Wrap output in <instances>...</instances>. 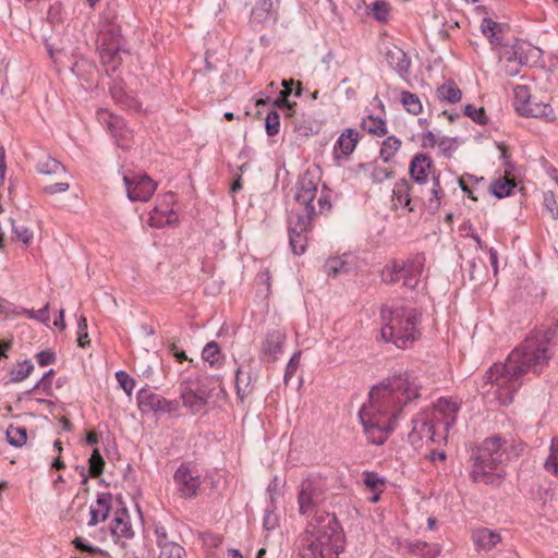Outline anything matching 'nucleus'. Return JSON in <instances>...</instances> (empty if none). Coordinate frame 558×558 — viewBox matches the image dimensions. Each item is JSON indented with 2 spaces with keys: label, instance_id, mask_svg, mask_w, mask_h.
I'll return each instance as SVG.
<instances>
[{
  "label": "nucleus",
  "instance_id": "f257e3e1",
  "mask_svg": "<svg viewBox=\"0 0 558 558\" xmlns=\"http://www.w3.org/2000/svg\"><path fill=\"white\" fill-rule=\"evenodd\" d=\"M422 385L414 372L396 373L369 391L359 412L368 442L381 446L396 427L404 407L421 397Z\"/></svg>",
  "mask_w": 558,
  "mask_h": 558
},
{
  "label": "nucleus",
  "instance_id": "f03ea898",
  "mask_svg": "<svg viewBox=\"0 0 558 558\" xmlns=\"http://www.w3.org/2000/svg\"><path fill=\"white\" fill-rule=\"evenodd\" d=\"M553 357L550 337L537 331L512 350L504 364H494L485 375L486 392L502 405L509 404L529 374H539Z\"/></svg>",
  "mask_w": 558,
  "mask_h": 558
},
{
  "label": "nucleus",
  "instance_id": "7ed1b4c3",
  "mask_svg": "<svg viewBox=\"0 0 558 558\" xmlns=\"http://www.w3.org/2000/svg\"><path fill=\"white\" fill-rule=\"evenodd\" d=\"M320 182V169L308 168L299 178L295 184V201L303 207L302 213H296V219L289 221V239L292 252L302 255L307 245V232L312 227V219L315 215L313 202L317 195Z\"/></svg>",
  "mask_w": 558,
  "mask_h": 558
},
{
  "label": "nucleus",
  "instance_id": "20e7f679",
  "mask_svg": "<svg viewBox=\"0 0 558 558\" xmlns=\"http://www.w3.org/2000/svg\"><path fill=\"white\" fill-rule=\"evenodd\" d=\"M343 535L333 514L316 513L300 538L301 558H338Z\"/></svg>",
  "mask_w": 558,
  "mask_h": 558
},
{
  "label": "nucleus",
  "instance_id": "39448f33",
  "mask_svg": "<svg viewBox=\"0 0 558 558\" xmlns=\"http://www.w3.org/2000/svg\"><path fill=\"white\" fill-rule=\"evenodd\" d=\"M380 317L383 322L381 339L399 349L410 347L421 337V331L417 328L421 317L415 308L393 307L385 304L381 306Z\"/></svg>",
  "mask_w": 558,
  "mask_h": 558
},
{
  "label": "nucleus",
  "instance_id": "423d86ee",
  "mask_svg": "<svg viewBox=\"0 0 558 558\" xmlns=\"http://www.w3.org/2000/svg\"><path fill=\"white\" fill-rule=\"evenodd\" d=\"M506 451L507 441L499 435L487 437L481 445L473 448L472 480L486 485L497 484L504 476L501 465L505 462Z\"/></svg>",
  "mask_w": 558,
  "mask_h": 558
},
{
  "label": "nucleus",
  "instance_id": "0eeeda50",
  "mask_svg": "<svg viewBox=\"0 0 558 558\" xmlns=\"http://www.w3.org/2000/svg\"><path fill=\"white\" fill-rule=\"evenodd\" d=\"M99 56L106 72H114L121 65L128 51L123 48L124 40L120 26L114 23L102 25L99 32Z\"/></svg>",
  "mask_w": 558,
  "mask_h": 558
},
{
  "label": "nucleus",
  "instance_id": "6e6552de",
  "mask_svg": "<svg viewBox=\"0 0 558 558\" xmlns=\"http://www.w3.org/2000/svg\"><path fill=\"white\" fill-rule=\"evenodd\" d=\"M183 405L192 413L201 412L210 397L209 391L201 384L198 377H189L180 386Z\"/></svg>",
  "mask_w": 558,
  "mask_h": 558
},
{
  "label": "nucleus",
  "instance_id": "1a4fd4ad",
  "mask_svg": "<svg viewBox=\"0 0 558 558\" xmlns=\"http://www.w3.org/2000/svg\"><path fill=\"white\" fill-rule=\"evenodd\" d=\"M324 500L325 493L319 480L306 478L301 483L298 502L302 514H311Z\"/></svg>",
  "mask_w": 558,
  "mask_h": 558
},
{
  "label": "nucleus",
  "instance_id": "9d476101",
  "mask_svg": "<svg viewBox=\"0 0 558 558\" xmlns=\"http://www.w3.org/2000/svg\"><path fill=\"white\" fill-rule=\"evenodd\" d=\"M123 182L131 201L146 202L157 187V183L146 174L124 175Z\"/></svg>",
  "mask_w": 558,
  "mask_h": 558
},
{
  "label": "nucleus",
  "instance_id": "9b49d317",
  "mask_svg": "<svg viewBox=\"0 0 558 558\" xmlns=\"http://www.w3.org/2000/svg\"><path fill=\"white\" fill-rule=\"evenodd\" d=\"M384 56L388 65L398 74L404 82H409L411 74V58L400 47L393 44L384 46Z\"/></svg>",
  "mask_w": 558,
  "mask_h": 558
},
{
  "label": "nucleus",
  "instance_id": "f8f14e48",
  "mask_svg": "<svg viewBox=\"0 0 558 558\" xmlns=\"http://www.w3.org/2000/svg\"><path fill=\"white\" fill-rule=\"evenodd\" d=\"M173 481L180 495L184 498H194L201 486L199 475L187 465L181 464L173 475Z\"/></svg>",
  "mask_w": 558,
  "mask_h": 558
},
{
  "label": "nucleus",
  "instance_id": "ddd939ff",
  "mask_svg": "<svg viewBox=\"0 0 558 558\" xmlns=\"http://www.w3.org/2000/svg\"><path fill=\"white\" fill-rule=\"evenodd\" d=\"M99 120L107 124L108 131L116 138L118 146L128 148L132 140V131L129 130L121 117L101 110L98 112Z\"/></svg>",
  "mask_w": 558,
  "mask_h": 558
},
{
  "label": "nucleus",
  "instance_id": "4468645a",
  "mask_svg": "<svg viewBox=\"0 0 558 558\" xmlns=\"http://www.w3.org/2000/svg\"><path fill=\"white\" fill-rule=\"evenodd\" d=\"M425 263L424 255L417 254L412 259L399 260V275L403 286L415 288L420 281Z\"/></svg>",
  "mask_w": 558,
  "mask_h": 558
},
{
  "label": "nucleus",
  "instance_id": "2eb2a0df",
  "mask_svg": "<svg viewBox=\"0 0 558 558\" xmlns=\"http://www.w3.org/2000/svg\"><path fill=\"white\" fill-rule=\"evenodd\" d=\"M498 147L500 149V157L505 160V167H506L505 177L500 178L498 180H495L490 184L489 191L496 197L502 198V197L509 196L511 194L512 190L515 186V183H514L513 179L509 178V175L511 173L510 168H512V165L508 160L509 154H508L507 147L504 144L498 145Z\"/></svg>",
  "mask_w": 558,
  "mask_h": 558
},
{
  "label": "nucleus",
  "instance_id": "dca6fc26",
  "mask_svg": "<svg viewBox=\"0 0 558 558\" xmlns=\"http://www.w3.org/2000/svg\"><path fill=\"white\" fill-rule=\"evenodd\" d=\"M459 412V403L449 398H440L434 408V420L444 425L445 430L449 429L456 424L457 414Z\"/></svg>",
  "mask_w": 558,
  "mask_h": 558
},
{
  "label": "nucleus",
  "instance_id": "f3484780",
  "mask_svg": "<svg viewBox=\"0 0 558 558\" xmlns=\"http://www.w3.org/2000/svg\"><path fill=\"white\" fill-rule=\"evenodd\" d=\"M137 404L142 412L166 413L172 411V403L160 395L142 389L137 393Z\"/></svg>",
  "mask_w": 558,
  "mask_h": 558
},
{
  "label": "nucleus",
  "instance_id": "a211bd4d",
  "mask_svg": "<svg viewBox=\"0 0 558 558\" xmlns=\"http://www.w3.org/2000/svg\"><path fill=\"white\" fill-rule=\"evenodd\" d=\"M284 335L279 330L269 332L262 345V360L275 362L282 352Z\"/></svg>",
  "mask_w": 558,
  "mask_h": 558
},
{
  "label": "nucleus",
  "instance_id": "6ab92c4d",
  "mask_svg": "<svg viewBox=\"0 0 558 558\" xmlns=\"http://www.w3.org/2000/svg\"><path fill=\"white\" fill-rule=\"evenodd\" d=\"M412 445H417L424 438L428 441H435V426L430 424L425 417H414L412 420V430L408 436Z\"/></svg>",
  "mask_w": 558,
  "mask_h": 558
},
{
  "label": "nucleus",
  "instance_id": "aec40b11",
  "mask_svg": "<svg viewBox=\"0 0 558 558\" xmlns=\"http://www.w3.org/2000/svg\"><path fill=\"white\" fill-rule=\"evenodd\" d=\"M432 168V160L428 156L416 154L410 163V175L412 180L420 186L427 183L428 172Z\"/></svg>",
  "mask_w": 558,
  "mask_h": 558
},
{
  "label": "nucleus",
  "instance_id": "412c9836",
  "mask_svg": "<svg viewBox=\"0 0 558 558\" xmlns=\"http://www.w3.org/2000/svg\"><path fill=\"white\" fill-rule=\"evenodd\" d=\"M111 499L110 494H98L96 502L90 506V520L88 522V526H95L108 518L111 509Z\"/></svg>",
  "mask_w": 558,
  "mask_h": 558
},
{
  "label": "nucleus",
  "instance_id": "4be33fe9",
  "mask_svg": "<svg viewBox=\"0 0 558 558\" xmlns=\"http://www.w3.org/2000/svg\"><path fill=\"white\" fill-rule=\"evenodd\" d=\"M472 541L478 550L489 551L501 542V537L495 531L478 527L472 532Z\"/></svg>",
  "mask_w": 558,
  "mask_h": 558
},
{
  "label": "nucleus",
  "instance_id": "5701e85b",
  "mask_svg": "<svg viewBox=\"0 0 558 558\" xmlns=\"http://www.w3.org/2000/svg\"><path fill=\"white\" fill-rule=\"evenodd\" d=\"M113 536L130 539L134 533L130 523V518L126 509H120L116 512L110 526Z\"/></svg>",
  "mask_w": 558,
  "mask_h": 558
},
{
  "label": "nucleus",
  "instance_id": "b1692460",
  "mask_svg": "<svg viewBox=\"0 0 558 558\" xmlns=\"http://www.w3.org/2000/svg\"><path fill=\"white\" fill-rule=\"evenodd\" d=\"M357 141L359 133L356 130L345 129L335 144V154L337 155L338 150H340L343 156L351 155L356 147Z\"/></svg>",
  "mask_w": 558,
  "mask_h": 558
},
{
  "label": "nucleus",
  "instance_id": "393cba45",
  "mask_svg": "<svg viewBox=\"0 0 558 558\" xmlns=\"http://www.w3.org/2000/svg\"><path fill=\"white\" fill-rule=\"evenodd\" d=\"M520 116L541 118L547 121L555 119L554 109L550 105L544 102H535L532 101V99L530 100L529 105L522 108Z\"/></svg>",
  "mask_w": 558,
  "mask_h": 558
},
{
  "label": "nucleus",
  "instance_id": "a878e982",
  "mask_svg": "<svg viewBox=\"0 0 558 558\" xmlns=\"http://www.w3.org/2000/svg\"><path fill=\"white\" fill-rule=\"evenodd\" d=\"M412 187L410 183L405 179H401L396 182L395 187L392 190V201L397 202L403 207H407L409 211H414V208L411 206L412 196H411Z\"/></svg>",
  "mask_w": 558,
  "mask_h": 558
},
{
  "label": "nucleus",
  "instance_id": "bb28decb",
  "mask_svg": "<svg viewBox=\"0 0 558 558\" xmlns=\"http://www.w3.org/2000/svg\"><path fill=\"white\" fill-rule=\"evenodd\" d=\"M36 170L44 175H60L66 172L65 167L59 160L48 155L37 160Z\"/></svg>",
  "mask_w": 558,
  "mask_h": 558
},
{
  "label": "nucleus",
  "instance_id": "cd10ccee",
  "mask_svg": "<svg viewBox=\"0 0 558 558\" xmlns=\"http://www.w3.org/2000/svg\"><path fill=\"white\" fill-rule=\"evenodd\" d=\"M421 193L423 194V197H426V205L429 209H438L440 205V199L442 195V190L440 186L439 178L438 175L433 174V182L432 186L428 187L426 191L423 189L421 190Z\"/></svg>",
  "mask_w": 558,
  "mask_h": 558
},
{
  "label": "nucleus",
  "instance_id": "c85d7f7f",
  "mask_svg": "<svg viewBox=\"0 0 558 558\" xmlns=\"http://www.w3.org/2000/svg\"><path fill=\"white\" fill-rule=\"evenodd\" d=\"M361 128L369 134L384 136L387 133L386 123L383 119L367 116L361 122Z\"/></svg>",
  "mask_w": 558,
  "mask_h": 558
},
{
  "label": "nucleus",
  "instance_id": "c756f323",
  "mask_svg": "<svg viewBox=\"0 0 558 558\" xmlns=\"http://www.w3.org/2000/svg\"><path fill=\"white\" fill-rule=\"evenodd\" d=\"M252 380L253 378L250 372H244L241 367H238L235 374V387L236 393L241 399L252 391Z\"/></svg>",
  "mask_w": 558,
  "mask_h": 558
},
{
  "label": "nucleus",
  "instance_id": "7c9ffc66",
  "mask_svg": "<svg viewBox=\"0 0 558 558\" xmlns=\"http://www.w3.org/2000/svg\"><path fill=\"white\" fill-rule=\"evenodd\" d=\"M5 436L11 446L20 448L26 444L27 429L24 426L10 424L7 428Z\"/></svg>",
  "mask_w": 558,
  "mask_h": 558
},
{
  "label": "nucleus",
  "instance_id": "2f4dec72",
  "mask_svg": "<svg viewBox=\"0 0 558 558\" xmlns=\"http://www.w3.org/2000/svg\"><path fill=\"white\" fill-rule=\"evenodd\" d=\"M409 549L420 558H437L440 551L437 545H430L418 541L410 543Z\"/></svg>",
  "mask_w": 558,
  "mask_h": 558
},
{
  "label": "nucleus",
  "instance_id": "473e14b6",
  "mask_svg": "<svg viewBox=\"0 0 558 558\" xmlns=\"http://www.w3.org/2000/svg\"><path fill=\"white\" fill-rule=\"evenodd\" d=\"M437 96L439 99L456 104L461 100L462 93L453 82H449L437 88Z\"/></svg>",
  "mask_w": 558,
  "mask_h": 558
},
{
  "label": "nucleus",
  "instance_id": "72a5a7b5",
  "mask_svg": "<svg viewBox=\"0 0 558 558\" xmlns=\"http://www.w3.org/2000/svg\"><path fill=\"white\" fill-rule=\"evenodd\" d=\"M9 222L13 233L12 239L28 245L33 240V231H31L26 226L17 223V221L12 217L9 218Z\"/></svg>",
  "mask_w": 558,
  "mask_h": 558
},
{
  "label": "nucleus",
  "instance_id": "f704fd0d",
  "mask_svg": "<svg viewBox=\"0 0 558 558\" xmlns=\"http://www.w3.org/2000/svg\"><path fill=\"white\" fill-rule=\"evenodd\" d=\"M271 0H259L252 10V16L257 23H263L271 16Z\"/></svg>",
  "mask_w": 558,
  "mask_h": 558
},
{
  "label": "nucleus",
  "instance_id": "c9c22d12",
  "mask_svg": "<svg viewBox=\"0 0 558 558\" xmlns=\"http://www.w3.org/2000/svg\"><path fill=\"white\" fill-rule=\"evenodd\" d=\"M401 141L396 136H388L381 145L380 148V158L388 162L396 154V151L400 148Z\"/></svg>",
  "mask_w": 558,
  "mask_h": 558
},
{
  "label": "nucleus",
  "instance_id": "e433bc0d",
  "mask_svg": "<svg viewBox=\"0 0 558 558\" xmlns=\"http://www.w3.org/2000/svg\"><path fill=\"white\" fill-rule=\"evenodd\" d=\"M518 49H519V54L520 56H523V62L524 64H527L529 62L533 61H537L538 59H541L542 54H543V51L538 48V47H535L529 43H518Z\"/></svg>",
  "mask_w": 558,
  "mask_h": 558
},
{
  "label": "nucleus",
  "instance_id": "4c0bfd02",
  "mask_svg": "<svg viewBox=\"0 0 558 558\" xmlns=\"http://www.w3.org/2000/svg\"><path fill=\"white\" fill-rule=\"evenodd\" d=\"M513 96H514V108L517 112L520 114L522 108L529 105L531 100L530 88L526 85H517L513 87Z\"/></svg>",
  "mask_w": 558,
  "mask_h": 558
},
{
  "label": "nucleus",
  "instance_id": "58836bf2",
  "mask_svg": "<svg viewBox=\"0 0 558 558\" xmlns=\"http://www.w3.org/2000/svg\"><path fill=\"white\" fill-rule=\"evenodd\" d=\"M400 100L408 112L418 114L422 111V104L415 94L404 90Z\"/></svg>",
  "mask_w": 558,
  "mask_h": 558
},
{
  "label": "nucleus",
  "instance_id": "ea45409f",
  "mask_svg": "<svg viewBox=\"0 0 558 558\" xmlns=\"http://www.w3.org/2000/svg\"><path fill=\"white\" fill-rule=\"evenodd\" d=\"M482 33L487 36L490 44H499V37H497V32L500 29V25L493 21L489 17H485L481 24Z\"/></svg>",
  "mask_w": 558,
  "mask_h": 558
},
{
  "label": "nucleus",
  "instance_id": "a19ab883",
  "mask_svg": "<svg viewBox=\"0 0 558 558\" xmlns=\"http://www.w3.org/2000/svg\"><path fill=\"white\" fill-rule=\"evenodd\" d=\"M369 13L378 21V22H387L390 15V7L388 3L384 1H375L368 8Z\"/></svg>",
  "mask_w": 558,
  "mask_h": 558
},
{
  "label": "nucleus",
  "instance_id": "79ce46f5",
  "mask_svg": "<svg viewBox=\"0 0 558 558\" xmlns=\"http://www.w3.org/2000/svg\"><path fill=\"white\" fill-rule=\"evenodd\" d=\"M381 280L385 283H396L400 281L399 260H392L383 268Z\"/></svg>",
  "mask_w": 558,
  "mask_h": 558
},
{
  "label": "nucleus",
  "instance_id": "37998d69",
  "mask_svg": "<svg viewBox=\"0 0 558 558\" xmlns=\"http://www.w3.org/2000/svg\"><path fill=\"white\" fill-rule=\"evenodd\" d=\"M34 369V365L31 361H24L20 363L11 372L12 381H22L26 377H28Z\"/></svg>",
  "mask_w": 558,
  "mask_h": 558
},
{
  "label": "nucleus",
  "instance_id": "c03bdc74",
  "mask_svg": "<svg viewBox=\"0 0 558 558\" xmlns=\"http://www.w3.org/2000/svg\"><path fill=\"white\" fill-rule=\"evenodd\" d=\"M105 466L104 458L101 457L98 449H94L89 458V473L93 477L99 476Z\"/></svg>",
  "mask_w": 558,
  "mask_h": 558
},
{
  "label": "nucleus",
  "instance_id": "a18cd8bd",
  "mask_svg": "<svg viewBox=\"0 0 558 558\" xmlns=\"http://www.w3.org/2000/svg\"><path fill=\"white\" fill-rule=\"evenodd\" d=\"M265 128L268 136H275L279 133L280 117L276 110L268 112L265 119Z\"/></svg>",
  "mask_w": 558,
  "mask_h": 558
},
{
  "label": "nucleus",
  "instance_id": "49530a36",
  "mask_svg": "<svg viewBox=\"0 0 558 558\" xmlns=\"http://www.w3.org/2000/svg\"><path fill=\"white\" fill-rule=\"evenodd\" d=\"M464 114L470 117L474 122L478 124H486L487 117L484 108H476L473 105H466L464 107Z\"/></svg>",
  "mask_w": 558,
  "mask_h": 558
},
{
  "label": "nucleus",
  "instance_id": "de8ad7c7",
  "mask_svg": "<svg viewBox=\"0 0 558 558\" xmlns=\"http://www.w3.org/2000/svg\"><path fill=\"white\" fill-rule=\"evenodd\" d=\"M185 549L178 543L173 545H167L163 550L160 551L159 558H185Z\"/></svg>",
  "mask_w": 558,
  "mask_h": 558
},
{
  "label": "nucleus",
  "instance_id": "09e8293b",
  "mask_svg": "<svg viewBox=\"0 0 558 558\" xmlns=\"http://www.w3.org/2000/svg\"><path fill=\"white\" fill-rule=\"evenodd\" d=\"M116 378L120 385V387L125 391L128 396H131L132 390L134 389L135 381L130 375L124 371H118L116 373Z\"/></svg>",
  "mask_w": 558,
  "mask_h": 558
},
{
  "label": "nucleus",
  "instance_id": "8fccbe9b",
  "mask_svg": "<svg viewBox=\"0 0 558 558\" xmlns=\"http://www.w3.org/2000/svg\"><path fill=\"white\" fill-rule=\"evenodd\" d=\"M543 202L546 210L550 214L554 220L558 219V204L551 191H547L543 195Z\"/></svg>",
  "mask_w": 558,
  "mask_h": 558
},
{
  "label": "nucleus",
  "instance_id": "3c124183",
  "mask_svg": "<svg viewBox=\"0 0 558 558\" xmlns=\"http://www.w3.org/2000/svg\"><path fill=\"white\" fill-rule=\"evenodd\" d=\"M393 175H395V172L392 170H389L388 168H384V167H379V166H374L372 168V172H371V178L376 183H380V182H384L385 180H389V179L393 178Z\"/></svg>",
  "mask_w": 558,
  "mask_h": 558
},
{
  "label": "nucleus",
  "instance_id": "603ef678",
  "mask_svg": "<svg viewBox=\"0 0 558 558\" xmlns=\"http://www.w3.org/2000/svg\"><path fill=\"white\" fill-rule=\"evenodd\" d=\"M77 343L78 347L85 348L89 344L88 333H87V320L85 317H81L77 323Z\"/></svg>",
  "mask_w": 558,
  "mask_h": 558
},
{
  "label": "nucleus",
  "instance_id": "864d4df0",
  "mask_svg": "<svg viewBox=\"0 0 558 558\" xmlns=\"http://www.w3.org/2000/svg\"><path fill=\"white\" fill-rule=\"evenodd\" d=\"M325 271L328 274V275H332L333 277H336L337 275H339L340 272L342 271H345L344 269V262H342L340 258H329L326 263H325Z\"/></svg>",
  "mask_w": 558,
  "mask_h": 558
},
{
  "label": "nucleus",
  "instance_id": "5fc2aeb1",
  "mask_svg": "<svg viewBox=\"0 0 558 558\" xmlns=\"http://www.w3.org/2000/svg\"><path fill=\"white\" fill-rule=\"evenodd\" d=\"M155 535H156L157 545L160 548V551L163 550L167 545L175 544V542L169 541L167 530L162 525L155 526Z\"/></svg>",
  "mask_w": 558,
  "mask_h": 558
},
{
  "label": "nucleus",
  "instance_id": "6e6d98bb",
  "mask_svg": "<svg viewBox=\"0 0 558 558\" xmlns=\"http://www.w3.org/2000/svg\"><path fill=\"white\" fill-rule=\"evenodd\" d=\"M555 442L553 441L551 448H550V454L545 461V469L548 472L554 473L555 475H558V449H554Z\"/></svg>",
  "mask_w": 558,
  "mask_h": 558
},
{
  "label": "nucleus",
  "instance_id": "4d7b16f0",
  "mask_svg": "<svg viewBox=\"0 0 558 558\" xmlns=\"http://www.w3.org/2000/svg\"><path fill=\"white\" fill-rule=\"evenodd\" d=\"M364 484L374 492L381 490L385 485L384 481L373 472L365 473Z\"/></svg>",
  "mask_w": 558,
  "mask_h": 558
},
{
  "label": "nucleus",
  "instance_id": "13d9d810",
  "mask_svg": "<svg viewBox=\"0 0 558 558\" xmlns=\"http://www.w3.org/2000/svg\"><path fill=\"white\" fill-rule=\"evenodd\" d=\"M219 354L218 344L214 341L208 342L203 349L202 356L205 361L209 362L211 365L215 363L216 356Z\"/></svg>",
  "mask_w": 558,
  "mask_h": 558
},
{
  "label": "nucleus",
  "instance_id": "bf43d9fd",
  "mask_svg": "<svg viewBox=\"0 0 558 558\" xmlns=\"http://www.w3.org/2000/svg\"><path fill=\"white\" fill-rule=\"evenodd\" d=\"M72 544L75 546L76 549L78 550H82V551H87L89 554H99L101 553V549L96 547V546H93L90 545L85 538L83 537H75L73 541H72Z\"/></svg>",
  "mask_w": 558,
  "mask_h": 558
},
{
  "label": "nucleus",
  "instance_id": "052dcab7",
  "mask_svg": "<svg viewBox=\"0 0 558 558\" xmlns=\"http://www.w3.org/2000/svg\"><path fill=\"white\" fill-rule=\"evenodd\" d=\"M26 314L29 318L47 324L49 322V305L46 304L38 311L27 310Z\"/></svg>",
  "mask_w": 558,
  "mask_h": 558
},
{
  "label": "nucleus",
  "instance_id": "680f3d73",
  "mask_svg": "<svg viewBox=\"0 0 558 558\" xmlns=\"http://www.w3.org/2000/svg\"><path fill=\"white\" fill-rule=\"evenodd\" d=\"M165 202L167 203V206L165 208H159L158 206H156L153 210V214L150 216V220H155V215L157 214H172V209H171V205L173 204L174 202V195L173 193L169 192L167 193L165 196Z\"/></svg>",
  "mask_w": 558,
  "mask_h": 558
},
{
  "label": "nucleus",
  "instance_id": "e2e57ef3",
  "mask_svg": "<svg viewBox=\"0 0 558 558\" xmlns=\"http://www.w3.org/2000/svg\"><path fill=\"white\" fill-rule=\"evenodd\" d=\"M299 363H300V353H294L292 355V357L290 359V361L287 365V368H286V373H284V381L286 383L294 375V373L296 372V368L299 366Z\"/></svg>",
  "mask_w": 558,
  "mask_h": 558
},
{
  "label": "nucleus",
  "instance_id": "0e129e2a",
  "mask_svg": "<svg viewBox=\"0 0 558 558\" xmlns=\"http://www.w3.org/2000/svg\"><path fill=\"white\" fill-rule=\"evenodd\" d=\"M36 360H37V363L40 365V366H47L49 364H52L56 360V355L53 352L51 351H41L39 353H37L36 355Z\"/></svg>",
  "mask_w": 558,
  "mask_h": 558
},
{
  "label": "nucleus",
  "instance_id": "69168bd1",
  "mask_svg": "<svg viewBox=\"0 0 558 558\" xmlns=\"http://www.w3.org/2000/svg\"><path fill=\"white\" fill-rule=\"evenodd\" d=\"M275 106L283 109L287 116H292L293 109L296 106L295 102L288 101V97L280 96L276 101Z\"/></svg>",
  "mask_w": 558,
  "mask_h": 558
},
{
  "label": "nucleus",
  "instance_id": "338daca9",
  "mask_svg": "<svg viewBox=\"0 0 558 558\" xmlns=\"http://www.w3.org/2000/svg\"><path fill=\"white\" fill-rule=\"evenodd\" d=\"M70 185L66 182H58L44 187L45 193L47 194H57L63 193L69 190Z\"/></svg>",
  "mask_w": 558,
  "mask_h": 558
},
{
  "label": "nucleus",
  "instance_id": "774afa93",
  "mask_svg": "<svg viewBox=\"0 0 558 558\" xmlns=\"http://www.w3.org/2000/svg\"><path fill=\"white\" fill-rule=\"evenodd\" d=\"M278 524L277 515L271 512L266 513L264 518V526L266 530L271 531L275 530Z\"/></svg>",
  "mask_w": 558,
  "mask_h": 558
}]
</instances>
